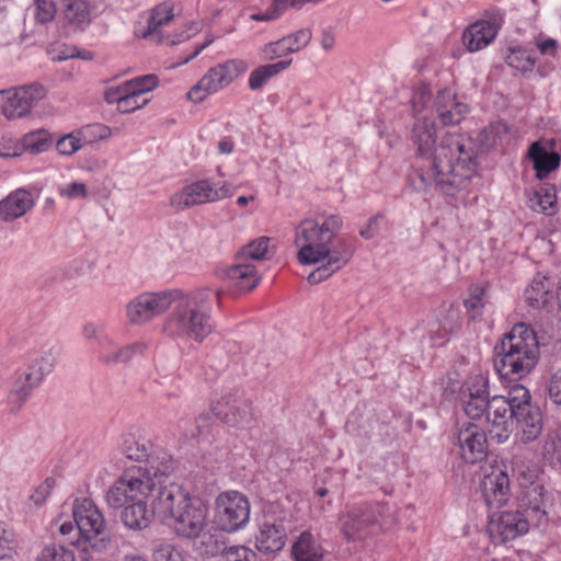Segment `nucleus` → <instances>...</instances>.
<instances>
[{
    "instance_id": "obj_53",
    "label": "nucleus",
    "mask_w": 561,
    "mask_h": 561,
    "mask_svg": "<svg viewBox=\"0 0 561 561\" xmlns=\"http://www.w3.org/2000/svg\"><path fill=\"white\" fill-rule=\"evenodd\" d=\"M153 561H184L182 553L170 543H158L152 550Z\"/></svg>"
},
{
    "instance_id": "obj_41",
    "label": "nucleus",
    "mask_w": 561,
    "mask_h": 561,
    "mask_svg": "<svg viewBox=\"0 0 561 561\" xmlns=\"http://www.w3.org/2000/svg\"><path fill=\"white\" fill-rule=\"evenodd\" d=\"M271 239L267 237H260L256 240L244 245L238 253V257L249 261H262L266 259L268 252V244Z\"/></svg>"
},
{
    "instance_id": "obj_40",
    "label": "nucleus",
    "mask_w": 561,
    "mask_h": 561,
    "mask_svg": "<svg viewBox=\"0 0 561 561\" xmlns=\"http://www.w3.org/2000/svg\"><path fill=\"white\" fill-rule=\"evenodd\" d=\"M554 194L541 190L529 193L527 205L534 211L552 215L554 213Z\"/></svg>"
},
{
    "instance_id": "obj_31",
    "label": "nucleus",
    "mask_w": 561,
    "mask_h": 561,
    "mask_svg": "<svg viewBox=\"0 0 561 561\" xmlns=\"http://www.w3.org/2000/svg\"><path fill=\"white\" fill-rule=\"evenodd\" d=\"M129 503L121 514L123 524L133 530L147 528L152 522L153 516H156L153 506L149 510L142 500L129 501Z\"/></svg>"
},
{
    "instance_id": "obj_58",
    "label": "nucleus",
    "mask_w": 561,
    "mask_h": 561,
    "mask_svg": "<svg viewBox=\"0 0 561 561\" xmlns=\"http://www.w3.org/2000/svg\"><path fill=\"white\" fill-rule=\"evenodd\" d=\"M431 101V91L428 85L422 84L413 92L411 103L413 111L420 113L424 110L425 105Z\"/></svg>"
},
{
    "instance_id": "obj_44",
    "label": "nucleus",
    "mask_w": 561,
    "mask_h": 561,
    "mask_svg": "<svg viewBox=\"0 0 561 561\" xmlns=\"http://www.w3.org/2000/svg\"><path fill=\"white\" fill-rule=\"evenodd\" d=\"M485 304V289L479 285L471 286L469 289V296L465 300V307L470 317L474 319L481 316Z\"/></svg>"
},
{
    "instance_id": "obj_54",
    "label": "nucleus",
    "mask_w": 561,
    "mask_h": 561,
    "mask_svg": "<svg viewBox=\"0 0 561 561\" xmlns=\"http://www.w3.org/2000/svg\"><path fill=\"white\" fill-rule=\"evenodd\" d=\"M21 154L22 150L20 148L19 141L10 135L0 133V157L11 158L20 157Z\"/></svg>"
},
{
    "instance_id": "obj_36",
    "label": "nucleus",
    "mask_w": 561,
    "mask_h": 561,
    "mask_svg": "<svg viewBox=\"0 0 561 561\" xmlns=\"http://www.w3.org/2000/svg\"><path fill=\"white\" fill-rule=\"evenodd\" d=\"M552 282L543 275L534 277L531 284L525 290V299L534 308L545 307L552 297Z\"/></svg>"
},
{
    "instance_id": "obj_50",
    "label": "nucleus",
    "mask_w": 561,
    "mask_h": 561,
    "mask_svg": "<svg viewBox=\"0 0 561 561\" xmlns=\"http://www.w3.org/2000/svg\"><path fill=\"white\" fill-rule=\"evenodd\" d=\"M439 328L446 333H454L460 325V310L453 305L448 306L440 316Z\"/></svg>"
},
{
    "instance_id": "obj_60",
    "label": "nucleus",
    "mask_w": 561,
    "mask_h": 561,
    "mask_svg": "<svg viewBox=\"0 0 561 561\" xmlns=\"http://www.w3.org/2000/svg\"><path fill=\"white\" fill-rule=\"evenodd\" d=\"M548 393L554 404L561 405V368L551 375Z\"/></svg>"
},
{
    "instance_id": "obj_10",
    "label": "nucleus",
    "mask_w": 561,
    "mask_h": 561,
    "mask_svg": "<svg viewBox=\"0 0 561 561\" xmlns=\"http://www.w3.org/2000/svg\"><path fill=\"white\" fill-rule=\"evenodd\" d=\"M234 194L231 184L224 183L217 186L208 179L195 181L185 185L170 197V206L178 210L188 209L195 206L214 203Z\"/></svg>"
},
{
    "instance_id": "obj_3",
    "label": "nucleus",
    "mask_w": 561,
    "mask_h": 561,
    "mask_svg": "<svg viewBox=\"0 0 561 561\" xmlns=\"http://www.w3.org/2000/svg\"><path fill=\"white\" fill-rule=\"evenodd\" d=\"M495 421L491 431V440L502 444L516 430V437L523 444L535 442L542 433L543 417L536 404L531 402L529 390L523 385L513 386L505 399H496L492 404Z\"/></svg>"
},
{
    "instance_id": "obj_11",
    "label": "nucleus",
    "mask_w": 561,
    "mask_h": 561,
    "mask_svg": "<svg viewBox=\"0 0 561 561\" xmlns=\"http://www.w3.org/2000/svg\"><path fill=\"white\" fill-rule=\"evenodd\" d=\"M250 519L248 497L238 491L221 492L215 500V523L226 533L243 528Z\"/></svg>"
},
{
    "instance_id": "obj_4",
    "label": "nucleus",
    "mask_w": 561,
    "mask_h": 561,
    "mask_svg": "<svg viewBox=\"0 0 561 561\" xmlns=\"http://www.w3.org/2000/svg\"><path fill=\"white\" fill-rule=\"evenodd\" d=\"M221 290L202 287L186 294L176 291L174 306L167 317L163 331L173 339L202 343L213 331L211 307L220 302Z\"/></svg>"
},
{
    "instance_id": "obj_30",
    "label": "nucleus",
    "mask_w": 561,
    "mask_h": 561,
    "mask_svg": "<svg viewBox=\"0 0 561 561\" xmlns=\"http://www.w3.org/2000/svg\"><path fill=\"white\" fill-rule=\"evenodd\" d=\"M295 561H323L324 548L310 531H302L291 545Z\"/></svg>"
},
{
    "instance_id": "obj_59",
    "label": "nucleus",
    "mask_w": 561,
    "mask_h": 561,
    "mask_svg": "<svg viewBox=\"0 0 561 561\" xmlns=\"http://www.w3.org/2000/svg\"><path fill=\"white\" fill-rule=\"evenodd\" d=\"M60 196L69 199L85 198L88 197V190L85 184L81 182H72L59 187Z\"/></svg>"
},
{
    "instance_id": "obj_42",
    "label": "nucleus",
    "mask_w": 561,
    "mask_h": 561,
    "mask_svg": "<svg viewBox=\"0 0 561 561\" xmlns=\"http://www.w3.org/2000/svg\"><path fill=\"white\" fill-rule=\"evenodd\" d=\"M55 366V359L50 354L42 355L35 358L26 368V373L32 377L33 381L39 386L44 378L50 374Z\"/></svg>"
},
{
    "instance_id": "obj_33",
    "label": "nucleus",
    "mask_w": 561,
    "mask_h": 561,
    "mask_svg": "<svg viewBox=\"0 0 561 561\" xmlns=\"http://www.w3.org/2000/svg\"><path fill=\"white\" fill-rule=\"evenodd\" d=\"M506 396H494L492 398H467L462 400L465 413L472 420L485 419L488 422V432L491 437V431L494 430L495 421L492 415V404L496 399H505Z\"/></svg>"
},
{
    "instance_id": "obj_28",
    "label": "nucleus",
    "mask_w": 561,
    "mask_h": 561,
    "mask_svg": "<svg viewBox=\"0 0 561 561\" xmlns=\"http://www.w3.org/2000/svg\"><path fill=\"white\" fill-rule=\"evenodd\" d=\"M119 449L126 458L138 462L145 461V463H148V459L161 450L154 449L149 439L133 433L122 435Z\"/></svg>"
},
{
    "instance_id": "obj_22",
    "label": "nucleus",
    "mask_w": 561,
    "mask_h": 561,
    "mask_svg": "<svg viewBox=\"0 0 561 561\" xmlns=\"http://www.w3.org/2000/svg\"><path fill=\"white\" fill-rule=\"evenodd\" d=\"M501 26L502 20L495 15L489 20H479L465 30L462 43L471 53L481 50L494 41Z\"/></svg>"
},
{
    "instance_id": "obj_17",
    "label": "nucleus",
    "mask_w": 561,
    "mask_h": 561,
    "mask_svg": "<svg viewBox=\"0 0 561 561\" xmlns=\"http://www.w3.org/2000/svg\"><path fill=\"white\" fill-rule=\"evenodd\" d=\"M145 342H135L131 344L119 345L108 335L98 347H94V355L100 364L104 366H117L127 364L137 355H141L147 350Z\"/></svg>"
},
{
    "instance_id": "obj_1",
    "label": "nucleus",
    "mask_w": 561,
    "mask_h": 561,
    "mask_svg": "<svg viewBox=\"0 0 561 561\" xmlns=\"http://www.w3.org/2000/svg\"><path fill=\"white\" fill-rule=\"evenodd\" d=\"M420 162L414 182L416 190L431 186L449 197L466 191L476 174L477 162L472 141L461 134L446 133L436 146V127L428 118L419 119L412 129Z\"/></svg>"
},
{
    "instance_id": "obj_19",
    "label": "nucleus",
    "mask_w": 561,
    "mask_h": 561,
    "mask_svg": "<svg viewBox=\"0 0 561 561\" xmlns=\"http://www.w3.org/2000/svg\"><path fill=\"white\" fill-rule=\"evenodd\" d=\"M207 507L197 499H193L187 507L172 523L175 531L187 538L198 537L207 524Z\"/></svg>"
},
{
    "instance_id": "obj_46",
    "label": "nucleus",
    "mask_w": 561,
    "mask_h": 561,
    "mask_svg": "<svg viewBox=\"0 0 561 561\" xmlns=\"http://www.w3.org/2000/svg\"><path fill=\"white\" fill-rule=\"evenodd\" d=\"M505 61L510 67L523 72L530 71L535 66V59L531 55L520 48H511L505 57Z\"/></svg>"
},
{
    "instance_id": "obj_16",
    "label": "nucleus",
    "mask_w": 561,
    "mask_h": 561,
    "mask_svg": "<svg viewBox=\"0 0 561 561\" xmlns=\"http://www.w3.org/2000/svg\"><path fill=\"white\" fill-rule=\"evenodd\" d=\"M530 526L520 511L501 512L490 516L488 533L494 543H504L526 534Z\"/></svg>"
},
{
    "instance_id": "obj_34",
    "label": "nucleus",
    "mask_w": 561,
    "mask_h": 561,
    "mask_svg": "<svg viewBox=\"0 0 561 561\" xmlns=\"http://www.w3.org/2000/svg\"><path fill=\"white\" fill-rule=\"evenodd\" d=\"M286 530L280 525L264 523L256 536V548L263 552H276L285 546Z\"/></svg>"
},
{
    "instance_id": "obj_24",
    "label": "nucleus",
    "mask_w": 561,
    "mask_h": 561,
    "mask_svg": "<svg viewBox=\"0 0 561 561\" xmlns=\"http://www.w3.org/2000/svg\"><path fill=\"white\" fill-rule=\"evenodd\" d=\"M312 38L309 28H301L283 38L266 44L263 48V56L266 60L282 58L295 54L307 47Z\"/></svg>"
},
{
    "instance_id": "obj_49",
    "label": "nucleus",
    "mask_w": 561,
    "mask_h": 561,
    "mask_svg": "<svg viewBox=\"0 0 561 561\" xmlns=\"http://www.w3.org/2000/svg\"><path fill=\"white\" fill-rule=\"evenodd\" d=\"M159 79L156 75H145L126 81L128 90L142 96V94L157 88Z\"/></svg>"
},
{
    "instance_id": "obj_37",
    "label": "nucleus",
    "mask_w": 561,
    "mask_h": 561,
    "mask_svg": "<svg viewBox=\"0 0 561 561\" xmlns=\"http://www.w3.org/2000/svg\"><path fill=\"white\" fill-rule=\"evenodd\" d=\"M291 59H287L257 67L250 73L249 88L251 90L261 89L267 80L287 69L291 65Z\"/></svg>"
},
{
    "instance_id": "obj_56",
    "label": "nucleus",
    "mask_w": 561,
    "mask_h": 561,
    "mask_svg": "<svg viewBox=\"0 0 561 561\" xmlns=\"http://www.w3.org/2000/svg\"><path fill=\"white\" fill-rule=\"evenodd\" d=\"M14 549L13 535L0 523V560L12 558Z\"/></svg>"
},
{
    "instance_id": "obj_18",
    "label": "nucleus",
    "mask_w": 561,
    "mask_h": 561,
    "mask_svg": "<svg viewBox=\"0 0 561 561\" xmlns=\"http://www.w3.org/2000/svg\"><path fill=\"white\" fill-rule=\"evenodd\" d=\"M213 413L229 426H241L252 419L250 402L234 394L221 397L214 405Z\"/></svg>"
},
{
    "instance_id": "obj_12",
    "label": "nucleus",
    "mask_w": 561,
    "mask_h": 561,
    "mask_svg": "<svg viewBox=\"0 0 561 561\" xmlns=\"http://www.w3.org/2000/svg\"><path fill=\"white\" fill-rule=\"evenodd\" d=\"M174 298L176 290L142 293L126 305V318L133 325L145 324L168 310Z\"/></svg>"
},
{
    "instance_id": "obj_29",
    "label": "nucleus",
    "mask_w": 561,
    "mask_h": 561,
    "mask_svg": "<svg viewBox=\"0 0 561 561\" xmlns=\"http://www.w3.org/2000/svg\"><path fill=\"white\" fill-rule=\"evenodd\" d=\"M60 14L75 31H83L91 23V9L85 0H62Z\"/></svg>"
},
{
    "instance_id": "obj_9",
    "label": "nucleus",
    "mask_w": 561,
    "mask_h": 561,
    "mask_svg": "<svg viewBox=\"0 0 561 561\" xmlns=\"http://www.w3.org/2000/svg\"><path fill=\"white\" fill-rule=\"evenodd\" d=\"M248 69V64L241 59H229L218 64L210 69L194 84L187 92V98L199 103L208 95L219 92L232 83Z\"/></svg>"
},
{
    "instance_id": "obj_2",
    "label": "nucleus",
    "mask_w": 561,
    "mask_h": 561,
    "mask_svg": "<svg viewBox=\"0 0 561 561\" xmlns=\"http://www.w3.org/2000/svg\"><path fill=\"white\" fill-rule=\"evenodd\" d=\"M342 219L330 215L320 220L306 218L295 228L294 243L298 249L297 260L302 265L327 262L308 276L310 284H319L340 271L353 256L354 251L345 248L342 251L333 249V241L342 228Z\"/></svg>"
},
{
    "instance_id": "obj_20",
    "label": "nucleus",
    "mask_w": 561,
    "mask_h": 561,
    "mask_svg": "<svg viewBox=\"0 0 561 561\" xmlns=\"http://www.w3.org/2000/svg\"><path fill=\"white\" fill-rule=\"evenodd\" d=\"M547 496L541 484H531L522 491L519 511L529 524L539 527L547 520Z\"/></svg>"
},
{
    "instance_id": "obj_62",
    "label": "nucleus",
    "mask_w": 561,
    "mask_h": 561,
    "mask_svg": "<svg viewBox=\"0 0 561 561\" xmlns=\"http://www.w3.org/2000/svg\"><path fill=\"white\" fill-rule=\"evenodd\" d=\"M128 89L129 88L127 87L126 82L116 88H108L104 93L105 101L110 104L116 103L118 110L119 102L124 100V94H126L129 91Z\"/></svg>"
},
{
    "instance_id": "obj_15",
    "label": "nucleus",
    "mask_w": 561,
    "mask_h": 561,
    "mask_svg": "<svg viewBox=\"0 0 561 561\" xmlns=\"http://www.w3.org/2000/svg\"><path fill=\"white\" fill-rule=\"evenodd\" d=\"M194 497L178 484L163 485L159 493L154 496L151 506L163 523L172 525L176 519V515L187 507Z\"/></svg>"
},
{
    "instance_id": "obj_64",
    "label": "nucleus",
    "mask_w": 561,
    "mask_h": 561,
    "mask_svg": "<svg viewBox=\"0 0 561 561\" xmlns=\"http://www.w3.org/2000/svg\"><path fill=\"white\" fill-rule=\"evenodd\" d=\"M272 5L274 8V12H277L279 16L289 8H302V3L300 0H273Z\"/></svg>"
},
{
    "instance_id": "obj_55",
    "label": "nucleus",
    "mask_w": 561,
    "mask_h": 561,
    "mask_svg": "<svg viewBox=\"0 0 561 561\" xmlns=\"http://www.w3.org/2000/svg\"><path fill=\"white\" fill-rule=\"evenodd\" d=\"M124 100L119 102L118 108V111L122 113L134 112L135 110L141 108L149 102L148 99H141L140 95L131 91H128L126 94H124Z\"/></svg>"
},
{
    "instance_id": "obj_21",
    "label": "nucleus",
    "mask_w": 561,
    "mask_h": 561,
    "mask_svg": "<svg viewBox=\"0 0 561 561\" xmlns=\"http://www.w3.org/2000/svg\"><path fill=\"white\" fill-rule=\"evenodd\" d=\"M220 278L229 284V287L238 293H249L260 283L255 266L236 255V263L220 272Z\"/></svg>"
},
{
    "instance_id": "obj_6",
    "label": "nucleus",
    "mask_w": 561,
    "mask_h": 561,
    "mask_svg": "<svg viewBox=\"0 0 561 561\" xmlns=\"http://www.w3.org/2000/svg\"><path fill=\"white\" fill-rule=\"evenodd\" d=\"M398 525V510L387 502L366 501L351 505L339 515V529L347 542L367 543Z\"/></svg>"
},
{
    "instance_id": "obj_48",
    "label": "nucleus",
    "mask_w": 561,
    "mask_h": 561,
    "mask_svg": "<svg viewBox=\"0 0 561 561\" xmlns=\"http://www.w3.org/2000/svg\"><path fill=\"white\" fill-rule=\"evenodd\" d=\"M108 333L103 324L98 322H87L82 325V336L85 341L92 343V351L94 347H98L99 343H102L106 337H108Z\"/></svg>"
},
{
    "instance_id": "obj_23",
    "label": "nucleus",
    "mask_w": 561,
    "mask_h": 561,
    "mask_svg": "<svg viewBox=\"0 0 561 561\" xmlns=\"http://www.w3.org/2000/svg\"><path fill=\"white\" fill-rule=\"evenodd\" d=\"M461 457L465 461L474 463L486 456V437L476 424H463L457 435Z\"/></svg>"
},
{
    "instance_id": "obj_51",
    "label": "nucleus",
    "mask_w": 561,
    "mask_h": 561,
    "mask_svg": "<svg viewBox=\"0 0 561 561\" xmlns=\"http://www.w3.org/2000/svg\"><path fill=\"white\" fill-rule=\"evenodd\" d=\"M83 144L78 134L70 133L61 138H59L56 142V149L61 156H72L77 151L82 148Z\"/></svg>"
},
{
    "instance_id": "obj_27",
    "label": "nucleus",
    "mask_w": 561,
    "mask_h": 561,
    "mask_svg": "<svg viewBox=\"0 0 561 561\" xmlns=\"http://www.w3.org/2000/svg\"><path fill=\"white\" fill-rule=\"evenodd\" d=\"M35 205L31 192L25 188H16L0 201V219L12 222L23 217Z\"/></svg>"
},
{
    "instance_id": "obj_8",
    "label": "nucleus",
    "mask_w": 561,
    "mask_h": 561,
    "mask_svg": "<svg viewBox=\"0 0 561 561\" xmlns=\"http://www.w3.org/2000/svg\"><path fill=\"white\" fill-rule=\"evenodd\" d=\"M73 518L80 537L73 545L89 560L95 553H102L111 545L106 533V523L102 512L90 499H77L73 503Z\"/></svg>"
},
{
    "instance_id": "obj_13",
    "label": "nucleus",
    "mask_w": 561,
    "mask_h": 561,
    "mask_svg": "<svg viewBox=\"0 0 561 561\" xmlns=\"http://www.w3.org/2000/svg\"><path fill=\"white\" fill-rule=\"evenodd\" d=\"M46 95L45 88L37 83L25 84L0 91V107L8 119L25 116Z\"/></svg>"
},
{
    "instance_id": "obj_7",
    "label": "nucleus",
    "mask_w": 561,
    "mask_h": 561,
    "mask_svg": "<svg viewBox=\"0 0 561 561\" xmlns=\"http://www.w3.org/2000/svg\"><path fill=\"white\" fill-rule=\"evenodd\" d=\"M539 359V343L535 331L520 322L494 347L493 366L502 378L522 379L529 375Z\"/></svg>"
},
{
    "instance_id": "obj_52",
    "label": "nucleus",
    "mask_w": 561,
    "mask_h": 561,
    "mask_svg": "<svg viewBox=\"0 0 561 561\" xmlns=\"http://www.w3.org/2000/svg\"><path fill=\"white\" fill-rule=\"evenodd\" d=\"M222 561H257L255 551L245 546H232L225 549Z\"/></svg>"
},
{
    "instance_id": "obj_25",
    "label": "nucleus",
    "mask_w": 561,
    "mask_h": 561,
    "mask_svg": "<svg viewBox=\"0 0 561 561\" xmlns=\"http://www.w3.org/2000/svg\"><path fill=\"white\" fill-rule=\"evenodd\" d=\"M433 106L443 125L459 124L468 113V106L457 101L455 92L447 88L437 92Z\"/></svg>"
},
{
    "instance_id": "obj_61",
    "label": "nucleus",
    "mask_w": 561,
    "mask_h": 561,
    "mask_svg": "<svg viewBox=\"0 0 561 561\" xmlns=\"http://www.w3.org/2000/svg\"><path fill=\"white\" fill-rule=\"evenodd\" d=\"M561 445V440L556 433H548L543 438L542 456L545 458H552Z\"/></svg>"
},
{
    "instance_id": "obj_43",
    "label": "nucleus",
    "mask_w": 561,
    "mask_h": 561,
    "mask_svg": "<svg viewBox=\"0 0 561 561\" xmlns=\"http://www.w3.org/2000/svg\"><path fill=\"white\" fill-rule=\"evenodd\" d=\"M54 486L55 479L53 478H47L44 482H42L28 496V500L25 503L26 510L28 512H33L42 507L49 497Z\"/></svg>"
},
{
    "instance_id": "obj_14",
    "label": "nucleus",
    "mask_w": 561,
    "mask_h": 561,
    "mask_svg": "<svg viewBox=\"0 0 561 561\" xmlns=\"http://www.w3.org/2000/svg\"><path fill=\"white\" fill-rule=\"evenodd\" d=\"M174 18L173 9L168 3L157 5L150 14L146 30L140 34L145 39L156 43H167L168 45H175L188 39L193 34L198 32L196 24H190L181 34L164 36L162 28L168 25Z\"/></svg>"
},
{
    "instance_id": "obj_35",
    "label": "nucleus",
    "mask_w": 561,
    "mask_h": 561,
    "mask_svg": "<svg viewBox=\"0 0 561 561\" xmlns=\"http://www.w3.org/2000/svg\"><path fill=\"white\" fill-rule=\"evenodd\" d=\"M529 157L534 162V169L538 179L542 180L559 168L561 158L557 152H548L538 142H534L529 149Z\"/></svg>"
},
{
    "instance_id": "obj_39",
    "label": "nucleus",
    "mask_w": 561,
    "mask_h": 561,
    "mask_svg": "<svg viewBox=\"0 0 561 561\" xmlns=\"http://www.w3.org/2000/svg\"><path fill=\"white\" fill-rule=\"evenodd\" d=\"M489 379L482 374L472 375L467 378L461 388V400L467 398H488Z\"/></svg>"
},
{
    "instance_id": "obj_57",
    "label": "nucleus",
    "mask_w": 561,
    "mask_h": 561,
    "mask_svg": "<svg viewBox=\"0 0 561 561\" xmlns=\"http://www.w3.org/2000/svg\"><path fill=\"white\" fill-rule=\"evenodd\" d=\"M443 396L448 399L451 398L456 392L460 391L462 383L457 373H448L442 378Z\"/></svg>"
},
{
    "instance_id": "obj_32",
    "label": "nucleus",
    "mask_w": 561,
    "mask_h": 561,
    "mask_svg": "<svg viewBox=\"0 0 561 561\" xmlns=\"http://www.w3.org/2000/svg\"><path fill=\"white\" fill-rule=\"evenodd\" d=\"M37 387V382L33 381L32 377L26 371L19 374L15 377L7 398V405L9 410L12 413L19 412L31 396L32 391Z\"/></svg>"
},
{
    "instance_id": "obj_45",
    "label": "nucleus",
    "mask_w": 561,
    "mask_h": 561,
    "mask_svg": "<svg viewBox=\"0 0 561 561\" xmlns=\"http://www.w3.org/2000/svg\"><path fill=\"white\" fill-rule=\"evenodd\" d=\"M211 422V415L209 413H202L196 420H195V426L186 430V425H188L187 420H181L178 423V426L180 430H183V435L185 438H194V437H206L209 433Z\"/></svg>"
},
{
    "instance_id": "obj_38",
    "label": "nucleus",
    "mask_w": 561,
    "mask_h": 561,
    "mask_svg": "<svg viewBox=\"0 0 561 561\" xmlns=\"http://www.w3.org/2000/svg\"><path fill=\"white\" fill-rule=\"evenodd\" d=\"M51 137L45 129H36L25 134L19 142L22 153L24 151L38 154L47 151L51 146Z\"/></svg>"
},
{
    "instance_id": "obj_26",
    "label": "nucleus",
    "mask_w": 561,
    "mask_h": 561,
    "mask_svg": "<svg viewBox=\"0 0 561 561\" xmlns=\"http://www.w3.org/2000/svg\"><path fill=\"white\" fill-rule=\"evenodd\" d=\"M481 492L489 507H501L510 500L508 476L502 470H494L483 478Z\"/></svg>"
},
{
    "instance_id": "obj_63",
    "label": "nucleus",
    "mask_w": 561,
    "mask_h": 561,
    "mask_svg": "<svg viewBox=\"0 0 561 561\" xmlns=\"http://www.w3.org/2000/svg\"><path fill=\"white\" fill-rule=\"evenodd\" d=\"M382 218V214H377L369 218L367 224L359 230L360 237L366 240L373 239L378 232V226Z\"/></svg>"
},
{
    "instance_id": "obj_5",
    "label": "nucleus",
    "mask_w": 561,
    "mask_h": 561,
    "mask_svg": "<svg viewBox=\"0 0 561 561\" xmlns=\"http://www.w3.org/2000/svg\"><path fill=\"white\" fill-rule=\"evenodd\" d=\"M172 457L164 450L158 451L144 466H131L124 470L106 493V502L119 508L129 501H145L162 489L173 471Z\"/></svg>"
},
{
    "instance_id": "obj_47",
    "label": "nucleus",
    "mask_w": 561,
    "mask_h": 561,
    "mask_svg": "<svg viewBox=\"0 0 561 561\" xmlns=\"http://www.w3.org/2000/svg\"><path fill=\"white\" fill-rule=\"evenodd\" d=\"M37 561H75V554L61 545L49 543L43 548Z\"/></svg>"
}]
</instances>
